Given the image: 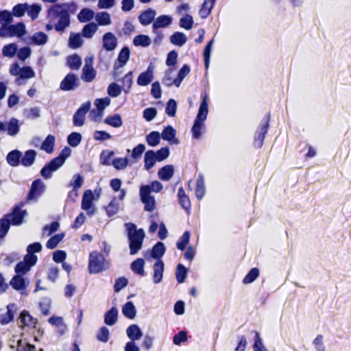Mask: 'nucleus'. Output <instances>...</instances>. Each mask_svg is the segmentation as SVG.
I'll return each mask as SVG.
<instances>
[{
	"label": "nucleus",
	"mask_w": 351,
	"mask_h": 351,
	"mask_svg": "<svg viewBox=\"0 0 351 351\" xmlns=\"http://www.w3.org/2000/svg\"><path fill=\"white\" fill-rule=\"evenodd\" d=\"M145 261L143 258H138L134 261L131 264V269L132 271L141 276H145Z\"/></svg>",
	"instance_id": "72a5a7b5"
},
{
	"label": "nucleus",
	"mask_w": 351,
	"mask_h": 351,
	"mask_svg": "<svg viewBox=\"0 0 351 351\" xmlns=\"http://www.w3.org/2000/svg\"><path fill=\"white\" fill-rule=\"evenodd\" d=\"M32 43L36 45H44L48 41V36L43 32H38L31 36Z\"/></svg>",
	"instance_id": "a19ab883"
},
{
	"label": "nucleus",
	"mask_w": 351,
	"mask_h": 351,
	"mask_svg": "<svg viewBox=\"0 0 351 351\" xmlns=\"http://www.w3.org/2000/svg\"><path fill=\"white\" fill-rule=\"evenodd\" d=\"M95 16V12L90 8H83L77 14V19L81 23H86L91 21Z\"/></svg>",
	"instance_id": "58836bf2"
},
{
	"label": "nucleus",
	"mask_w": 351,
	"mask_h": 351,
	"mask_svg": "<svg viewBox=\"0 0 351 351\" xmlns=\"http://www.w3.org/2000/svg\"><path fill=\"white\" fill-rule=\"evenodd\" d=\"M154 66L150 63L145 72L141 73L137 78V84L141 86H147L154 79Z\"/></svg>",
	"instance_id": "2eb2a0df"
},
{
	"label": "nucleus",
	"mask_w": 351,
	"mask_h": 351,
	"mask_svg": "<svg viewBox=\"0 0 351 351\" xmlns=\"http://www.w3.org/2000/svg\"><path fill=\"white\" fill-rule=\"evenodd\" d=\"M67 64L71 69H79L82 64V60L79 56L75 54L67 58Z\"/></svg>",
	"instance_id": "052dcab7"
},
{
	"label": "nucleus",
	"mask_w": 351,
	"mask_h": 351,
	"mask_svg": "<svg viewBox=\"0 0 351 351\" xmlns=\"http://www.w3.org/2000/svg\"><path fill=\"white\" fill-rule=\"evenodd\" d=\"M20 130L19 120L16 118H12L8 121L7 134L9 136H16Z\"/></svg>",
	"instance_id": "4c0bfd02"
},
{
	"label": "nucleus",
	"mask_w": 351,
	"mask_h": 351,
	"mask_svg": "<svg viewBox=\"0 0 351 351\" xmlns=\"http://www.w3.org/2000/svg\"><path fill=\"white\" fill-rule=\"evenodd\" d=\"M18 49L15 43H10L5 45L2 49V54L4 57L13 58Z\"/></svg>",
	"instance_id": "864d4df0"
},
{
	"label": "nucleus",
	"mask_w": 351,
	"mask_h": 351,
	"mask_svg": "<svg viewBox=\"0 0 351 351\" xmlns=\"http://www.w3.org/2000/svg\"><path fill=\"white\" fill-rule=\"evenodd\" d=\"M173 165H167L162 167L158 172V178L163 181H169L173 176Z\"/></svg>",
	"instance_id": "bb28decb"
},
{
	"label": "nucleus",
	"mask_w": 351,
	"mask_h": 351,
	"mask_svg": "<svg viewBox=\"0 0 351 351\" xmlns=\"http://www.w3.org/2000/svg\"><path fill=\"white\" fill-rule=\"evenodd\" d=\"M208 113V95H202V100L199 106L197 114L195 119L193 125L191 128L193 138L199 139L205 130V121Z\"/></svg>",
	"instance_id": "f03ea898"
},
{
	"label": "nucleus",
	"mask_w": 351,
	"mask_h": 351,
	"mask_svg": "<svg viewBox=\"0 0 351 351\" xmlns=\"http://www.w3.org/2000/svg\"><path fill=\"white\" fill-rule=\"evenodd\" d=\"M176 132L171 125H168L162 132L161 138L171 144H178V140L176 138Z\"/></svg>",
	"instance_id": "4be33fe9"
},
{
	"label": "nucleus",
	"mask_w": 351,
	"mask_h": 351,
	"mask_svg": "<svg viewBox=\"0 0 351 351\" xmlns=\"http://www.w3.org/2000/svg\"><path fill=\"white\" fill-rule=\"evenodd\" d=\"M269 126V114L266 115L261 121L255 134L254 145L256 148H261L264 142L265 135Z\"/></svg>",
	"instance_id": "0eeeda50"
},
{
	"label": "nucleus",
	"mask_w": 351,
	"mask_h": 351,
	"mask_svg": "<svg viewBox=\"0 0 351 351\" xmlns=\"http://www.w3.org/2000/svg\"><path fill=\"white\" fill-rule=\"evenodd\" d=\"M71 149L69 147H65L58 156L52 159L48 164L45 165L40 171V175L45 179H49L52 176L53 172L58 170L63 165L66 159L71 155Z\"/></svg>",
	"instance_id": "20e7f679"
},
{
	"label": "nucleus",
	"mask_w": 351,
	"mask_h": 351,
	"mask_svg": "<svg viewBox=\"0 0 351 351\" xmlns=\"http://www.w3.org/2000/svg\"><path fill=\"white\" fill-rule=\"evenodd\" d=\"M37 256L34 254H26L23 261L18 263L14 268L16 274L23 276L26 274L37 262Z\"/></svg>",
	"instance_id": "6e6552de"
},
{
	"label": "nucleus",
	"mask_w": 351,
	"mask_h": 351,
	"mask_svg": "<svg viewBox=\"0 0 351 351\" xmlns=\"http://www.w3.org/2000/svg\"><path fill=\"white\" fill-rule=\"evenodd\" d=\"M187 274L186 268L182 264H178L176 268V276L179 283L184 282Z\"/></svg>",
	"instance_id": "69168bd1"
},
{
	"label": "nucleus",
	"mask_w": 351,
	"mask_h": 351,
	"mask_svg": "<svg viewBox=\"0 0 351 351\" xmlns=\"http://www.w3.org/2000/svg\"><path fill=\"white\" fill-rule=\"evenodd\" d=\"M190 67L187 64H184L178 72V77L174 79V85L179 87L184 77L189 73Z\"/></svg>",
	"instance_id": "de8ad7c7"
},
{
	"label": "nucleus",
	"mask_w": 351,
	"mask_h": 351,
	"mask_svg": "<svg viewBox=\"0 0 351 351\" xmlns=\"http://www.w3.org/2000/svg\"><path fill=\"white\" fill-rule=\"evenodd\" d=\"M173 21V19L169 15H161L157 17L152 25L154 31L159 30L160 28L169 27Z\"/></svg>",
	"instance_id": "a211bd4d"
},
{
	"label": "nucleus",
	"mask_w": 351,
	"mask_h": 351,
	"mask_svg": "<svg viewBox=\"0 0 351 351\" xmlns=\"http://www.w3.org/2000/svg\"><path fill=\"white\" fill-rule=\"evenodd\" d=\"M165 252V247L163 243L158 242L152 248L150 252H147L145 254V258H148V255L149 254L152 258H156L157 260L160 259V258L164 255Z\"/></svg>",
	"instance_id": "b1692460"
},
{
	"label": "nucleus",
	"mask_w": 351,
	"mask_h": 351,
	"mask_svg": "<svg viewBox=\"0 0 351 351\" xmlns=\"http://www.w3.org/2000/svg\"><path fill=\"white\" fill-rule=\"evenodd\" d=\"M9 72L11 75L18 76L19 80H27L35 77V72L28 66L21 67L17 62L12 63L10 66Z\"/></svg>",
	"instance_id": "423d86ee"
},
{
	"label": "nucleus",
	"mask_w": 351,
	"mask_h": 351,
	"mask_svg": "<svg viewBox=\"0 0 351 351\" xmlns=\"http://www.w3.org/2000/svg\"><path fill=\"white\" fill-rule=\"evenodd\" d=\"M160 135L158 132L153 131L146 136V142L151 147H156L160 143Z\"/></svg>",
	"instance_id": "3c124183"
},
{
	"label": "nucleus",
	"mask_w": 351,
	"mask_h": 351,
	"mask_svg": "<svg viewBox=\"0 0 351 351\" xmlns=\"http://www.w3.org/2000/svg\"><path fill=\"white\" fill-rule=\"evenodd\" d=\"M195 193L198 200L202 199L206 193L204 176L202 173H199L196 179Z\"/></svg>",
	"instance_id": "6ab92c4d"
},
{
	"label": "nucleus",
	"mask_w": 351,
	"mask_h": 351,
	"mask_svg": "<svg viewBox=\"0 0 351 351\" xmlns=\"http://www.w3.org/2000/svg\"><path fill=\"white\" fill-rule=\"evenodd\" d=\"M165 265L161 259L156 260L153 266V282L158 284L161 282L163 278Z\"/></svg>",
	"instance_id": "f3484780"
},
{
	"label": "nucleus",
	"mask_w": 351,
	"mask_h": 351,
	"mask_svg": "<svg viewBox=\"0 0 351 351\" xmlns=\"http://www.w3.org/2000/svg\"><path fill=\"white\" fill-rule=\"evenodd\" d=\"M11 222L6 215L5 217L0 220V237L3 238L5 236L9 230Z\"/></svg>",
	"instance_id": "338daca9"
},
{
	"label": "nucleus",
	"mask_w": 351,
	"mask_h": 351,
	"mask_svg": "<svg viewBox=\"0 0 351 351\" xmlns=\"http://www.w3.org/2000/svg\"><path fill=\"white\" fill-rule=\"evenodd\" d=\"M130 58V49L128 47H123L119 52L117 61L119 65L117 63L114 64V69H117L119 67H123L128 61Z\"/></svg>",
	"instance_id": "7c9ffc66"
},
{
	"label": "nucleus",
	"mask_w": 351,
	"mask_h": 351,
	"mask_svg": "<svg viewBox=\"0 0 351 351\" xmlns=\"http://www.w3.org/2000/svg\"><path fill=\"white\" fill-rule=\"evenodd\" d=\"M96 76V71L93 67H84L82 69V79L86 82H92Z\"/></svg>",
	"instance_id": "09e8293b"
},
{
	"label": "nucleus",
	"mask_w": 351,
	"mask_h": 351,
	"mask_svg": "<svg viewBox=\"0 0 351 351\" xmlns=\"http://www.w3.org/2000/svg\"><path fill=\"white\" fill-rule=\"evenodd\" d=\"M59 226V223L57 221H53L49 225L45 226L43 229V236L49 237L50 235H51L53 233L58 230Z\"/></svg>",
	"instance_id": "bf43d9fd"
},
{
	"label": "nucleus",
	"mask_w": 351,
	"mask_h": 351,
	"mask_svg": "<svg viewBox=\"0 0 351 351\" xmlns=\"http://www.w3.org/2000/svg\"><path fill=\"white\" fill-rule=\"evenodd\" d=\"M82 139V135L76 132H71L67 137L68 144L73 147H76L80 145Z\"/></svg>",
	"instance_id": "5fc2aeb1"
},
{
	"label": "nucleus",
	"mask_w": 351,
	"mask_h": 351,
	"mask_svg": "<svg viewBox=\"0 0 351 351\" xmlns=\"http://www.w3.org/2000/svg\"><path fill=\"white\" fill-rule=\"evenodd\" d=\"M21 326L36 327L37 320L27 311H23L19 316Z\"/></svg>",
	"instance_id": "5701e85b"
},
{
	"label": "nucleus",
	"mask_w": 351,
	"mask_h": 351,
	"mask_svg": "<svg viewBox=\"0 0 351 351\" xmlns=\"http://www.w3.org/2000/svg\"><path fill=\"white\" fill-rule=\"evenodd\" d=\"M139 195L141 202L145 204V210L153 211L156 208V200L154 197L149 193L148 186H141Z\"/></svg>",
	"instance_id": "9d476101"
},
{
	"label": "nucleus",
	"mask_w": 351,
	"mask_h": 351,
	"mask_svg": "<svg viewBox=\"0 0 351 351\" xmlns=\"http://www.w3.org/2000/svg\"><path fill=\"white\" fill-rule=\"evenodd\" d=\"M97 25L93 22H91L84 26L82 30V34L86 38H91L97 32Z\"/></svg>",
	"instance_id": "c9c22d12"
},
{
	"label": "nucleus",
	"mask_w": 351,
	"mask_h": 351,
	"mask_svg": "<svg viewBox=\"0 0 351 351\" xmlns=\"http://www.w3.org/2000/svg\"><path fill=\"white\" fill-rule=\"evenodd\" d=\"M90 102L88 101L83 104L73 115V124L75 126L80 127L84 124L86 114L89 111Z\"/></svg>",
	"instance_id": "ddd939ff"
},
{
	"label": "nucleus",
	"mask_w": 351,
	"mask_h": 351,
	"mask_svg": "<svg viewBox=\"0 0 351 351\" xmlns=\"http://www.w3.org/2000/svg\"><path fill=\"white\" fill-rule=\"evenodd\" d=\"M10 285L16 291L23 290L26 288L25 280L23 276L16 274L10 282Z\"/></svg>",
	"instance_id": "c85d7f7f"
},
{
	"label": "nucleus",
	"mask_w": 351,
	"mask_h": 351,
	"mask_svg": "<svg viewBox=\"0 0 351 351\" xmlns=\"http://www.w3.org/2000/svg\"><path fill=\"white\" fill-rule=\"evenodd\" d=\"M64 234H57L53 237H51L47 242L46 247L48 249H54L57 247L58 244L62 241Z\"/></svg>",
	"instance_id": "e2e57ef3"
},
{
	"label": "nucleus",
	"mask_w": 351,
	"mask_h": 351,
	"mask_svg": "<svg viewBox=\"0 0 351 351\" xmlns=\"http://www.w3.org/2000/svg\"><path fill=\"white\" fill-rule=\"evenodd\" d=\"M79 85L78 79L73 73H69L60 83V88L64 91L74 90Z\"/></svg>",
	"instance_id": "4468645a"
},
{
	"label": "nucleus",
	"mask_w": 351,
	"mask_h": 351,
	"mask_svg": "<svg viewBox=\"0 0 351 351\" xmlns=\"http://www.w3.org/2000/svg\"><path fill=\"white\" fill-rule=\"evenodd\" d=\"M23 114L27 119H34L40 116V110L38 107L25 108Z\"/></svg>",
	"instance_id": "13d9d810"
},
{
	"label": "nucleus",
	"mask_w": 351,
	"mask_h": 351,
	"mask_svg": "<svg viewBox=\"0 0 351 351\" xmlns=\"http://www.w3.org/2000/svg\"><path fill=\"white\" fill-rule=\"evenodd\" d=\"M190 232L185 231L182 236L177 241L176 246L180 250H184L186 248V245L189 243L190 240Z\"/></svg>",
	"instance_id": "0e129e2a"
},
{
	"label": "nucleus",
	"mask_w": 351,
	"mask_h": 351,
	"mask_svg": "<svg viewBox=\"0 0 351 351\" xmlns=\"http://www.w3.org/2000/svg\"><path fill=\"white\" fill-rule=\"evenodd\" d=\"M123 314L128 318L133 319L136 315V308L132 302H128L122 308Z\"/></svg>",
	"instance_id": "8fccbe9b"
},
{
	"label": "nucleus",
	"mask_w": 351,
	"mask_h": 351,
	"mask_svg": "<svg viewBox=\"0 0 351 351\" xmlns=\"http://www.w3.org/2000/svg\"><path fill=\"white\" fill-rule=\"evenodd\" d=\"M103 48L107 51H114L117 47V38L111 32H107L102 37Z\"/></svg>",
	"instance_id": "dca6fc26"
},
{
	"label": "nucleus",
	"mask_w": 351,
	"mask_h": 351,
	"mask_svg": "<svg viewBox=\"0 0 351 351\" xmlns=\"http://www.w3.org/2000/svg\"><path fill=\"white\" fill-rule=\"evenodd\" d=\"M15 304H10L7 306V312L0 315V323L2 325H6L12 321L14 318V311Z\"/></svg>",
	"instance_id": "cd10ccee"
},
{
	"label": "nucleus",
	"mask_w": 351,
	"mask_h": 351,
	"mask_svg": "<svg viewBox=\"0 0 351 351\" xmlns=\"http://www.w3.org/2000/svg\"><path fill=\"white\" fill-rule=\"evenodd\" d=\"M122 184V182L119 178H114L110 180V186L112 189V190L115 192L119 191L120 193L119 195V199L123 200L126 194L125 190L123 189H121Z\"/></svg>",
	"instance_id": "ea45409f"
},
{
	"label": "nucleus",
	"mask_w": 351,
	"mask_h": 351,
	"mask_svg": "<svg viewBox=\"0 0 351 351\" xmlns=\"http://www.w3.org/2000/svg\"><path fill=\"white\" fill-rule=\"evenodd\" d=\"M37 153L34 149L25 152L21 158V164L25 167H31L35 162Z\"/></svg>",
	"instance_id": "412c9836"
},
{
	"label": "nucleus",
	"mask_w": 351,
	"mask_h": 351,
	"mask_svg": "<svg viewBox=\"0 0 351 351\" xmlns=\"http://www.w3.org/2000/svg\"><path fill=\"white\" fill-rule=\"evenodd\" d=\"M93 194L91 191L87 190L84 192L81 204L82 210H86L88 216H93L96 212V208L93 204Z\"/></svg>",
	"instance_id": "9b49d317"
},
{
	"label": "nucleus",
	"mask_w": 351,
	"mask_h": 351,
	"mask_svg": "<svg viewBox=\"0 0 351 351\" xmlns=\"http://www.w3.org/2000/svg\"><path fill=\"white\" fill-rule=\"evenodd\" d=\"M118 311L116 308L112 307L108 311L104 316V322L108 326L114 325L117 320Z\"/></svg>",
	"instance_id": "49530a36"
},
{
	"label": "nucleus",
	"mask_w": 351,
	"mask_h": 351,
	"mask_svg": "<svg viewBox=\"0 0 351 351\" xmlns=\"http://www.w3.org/2000/svg\"><path fill=\"white\" fill-rule=\"evenodd\" d=\"M156 161L158 160L154 151L149 150L146 152L144 156V167L145 169L149 170L152 169Z\"/></svg>",
	"instance_id": "473e14b6"
},
{
	"label": "nucleus",
	"mask_w": 351,
	"mask_h": 351,
	"mask_svg": "<svg viewBox=\"0 0 351 351\" xmlns=\"http://www.w3.org/2000/svg\"><path fill=\"white\" fill-rule=\"evenodd\" d=\"M104 123L113 128H120L123 125L121 117L119 114L108 116L104 119Z\"/></svg>",
	"instance_id": "c03bdc74"
},
{
	"label": "nucleus",
	"mask_w": 351,
	"mask_h": 351,
	"mask_svg": "<svg viewBox=\"0 0 351 351\" xmlns=\"http://www.w3.org/2000/svg\"><path fill=\"white\" fill-rule=\"evenodd\" d=\"M23 205V203H21L19 205L14 208L12 213L7 215L12 225L19 226L23 223L24 217L27 214L25 210L21 209Z\"/></svg>",
	"instance_id": "f8f14e48"
},
{
	"label": "nucleus",
	"mask_w": 351,
	"mask_h": 351,
	"mask_svg": "<svg viewBox=\"0 0 351 351\" xmlns=\"http://www.w3.org/2000/svg\"><path fill=\"white\" fill-rule=\"evenodd\" d=\"M11 29V34L12 37H22L25 34L26 29L25 25L23 23L20 22L15 25H10Z\"/></svg>",
	"instance_id": "37998d69"
},
{
	"label": "nucleus",
	"mask_w": 351,
	"mask_h": 351,
	"mask_svg": "<svg viewBox=\"0 0 351 351\" xmlns=\"http://www.w3.org/2000/svg\"><path fill=\"white\" fill-rule=\"evenodd\" d=\"M95 20L99 25L106 26L112 23L111 17L107 12H99L95 14Z\"/></svg>",
	"instance_id": "e433bc0d"
},
{
	"label": "nucleus",
	"mask_w": 351,
	"mask_h": 351,
	"mask_svg": "<svg viewBox=\"0 0 351 351\" xmlns=\"http://www.w3.org/2000/svg\"><path fill=\"white\" fill-rule=\"evenodd\" d=\"M156 15V11L153 9L149 8L141 13L138 16L139 22L143 25H147L153 21Z\"/></svg>",
	"instance_id": "393cba45"
},
{
	"label": "nucleus",
	"mask_w": 351,
	"mask_h": 351,
	"mask_svg": "<svg viewBox=\"0 0 351 351\" xmlns=\"http://www.w3.org/2000/svg\"><path fill=\"white\" fill-rule=\"evenodd\" d=\"M41 11V6L38 4L29 5L27 3V10L26 12L31 17L32 21L36 19Z\"/></svg>",
	"instance_id": "6e6d98bb"
},
{
	"label": "nucleus",
	"mask_w": 351,
	"mask_h": 351,
	"mask_svg": "<svg viewBox=\"0 0 351 351\" xmlns=\"http://www.w3.org/2000/svg\"><path fill=\"white\" fill-rule=\"evenodd\" d=\"M187 40L186 36L180 32H176L173 33L170 37V42L174 45L182 47L183 46Z\"/></svg>",
	"instance_id": "f704fd0d"
},
{
	"label": "nucleus",
	"mask_w": 351,
	"mask_h": 351,
	"mask_svg": "<svg viewBox=\"0 0 351 351\" xmlns=\"http://www.w3.org/2000/svg\"><path fill=\"white\" fill-rule=\"evenodd\" d=\"M126 334L128 337L130 339V341L139 340L143 337V332L140 327L136 324H132L126 329Z\"/></svg>",
	"instance_id": "aec40b11"
},
{
	"label": "nucleus",
	"mask_w": 351,
	"mask_h": 351,
	"mask_svg": "<svg viewBox=\"0 0 351 351\" xmlns=\"http://www.w3.org/2000/svg\"><path fill=\"white\" fill-rule=\"evenodd\" d=\"M125 226L128 232L130 254L134 255L142 247L145 232L143 229L137 230L136 225L132 223H126Z\"/></svg>",
	"instance_id": "7ed1b4c3"
},
{
	"label": "nucleus",
	"mask_w": 351,
	"mask_h": 351,
	"mask_svg": "<svg viewBox=\"0 0 351 351\" xmlns=\"http://www.w3.org/2000/svg\"><path fill=\"white\" fill-rule=\"evenodd\" d=\"M55 137L51 134H49L42 143L40 149L48 154H51L53 151Z\"/></svg>",
	"instance_id": "a18cd8bd"
},
{
	"label": "nucleus",
	"mask_w": 351,
	"mask_h": 351,
	"mask_svg": "<svg viewBox=\"0 0 351 351\" xmlns=\"http://www.w3.org/2000/svg\"><path fill=\"white\" fill-rule=\"evenodd\" d=\"M151 43V38L144 34L137 35L133 39V44L136 47H147L150 45Z\"/></svg>",
	"instance_id": "79ce46f5"
},
{
	"label": "nucleus",
	"mask_w": 351,
	"mask_h": 351,
	"mask_svg": "<svg viewBox=\"0 0 351 351\" xmlns=\"http://www.w3.org/2000/svg\"><path fill=\"white\" fill-rule=\"evenodd\" d=\"M128 162V158H116L112 160V165L116 169L123 170L127 167Z\"/></svg>",
	"instance_id": "774afa93"
},
{
	"label": "nucleus",
	"mask_w": 351,
	"mask_h": 351,
	"mask_svg": "<svg viewBox=\"0 0 351 351\" xmlns=\"http://www.w3.org/2000/svg\"><path fill=\"white\" fill-rule=\"evenodd\" d=\"M216 0H204L199 11V14L202 19H206L210 13Z\"/></svg>",
	"instance_id": "2f4dec72"
},
{
	"label": "nucleus",
	"mask_w": 351,
	"mask_h": 351,
	"mask_svg": "<svg viewBox=\"0 0 351 351\" xmlns=\"http://www.w3.org/2000/svg\"><path fill=\"white\" fill-rule=\"evenodd\" d=\"M77 10L75 2L57 3L51 5L47 10V17L50 23H54L56 32H63L70 25V14Z\"/></svg>",
	"instance_id": "f257e3e1"
},
{
	"label": "nucleus",
	"mask_w": 351,
	"mask_h": 351,
	"mask_svg": "<svg viewBox=\"0 0 351 351\" xmlns=\"http://www.w3.org/2000/svg\"><path fill=\"white\" fill-rule=\"evenodd\" d=\"M84 41L79 33L71 32L69 38V47L71 49H76L82 46Z\"/></svg>",
	"instance_id": "c756f323"
},
{
	"label": "nucleus",
	"mask_w": 351,
	"mask_h": 351,
	"mask_svg": "<svg viewBox=\"0 0 351 351\" xmlns=\"http://www.w3.org/2000/svg\"><path fill=\"white\" fill-rule=\"evenodd\" d=\"M109 267L110 261L101 253L93 251L89 254L88 269L90 274H99L108 269Z\"/></svg>",
	"instance_id": "39448f33"
},
{
	"label": "nucleus",
	"mask_w": 351,
	"mask_h": 351,
	"mask_svg": "<svg viewBox=\"0 0 351 351\" xmlns=\"http://www.w3.org/2000/svg\"><path fill=\"white\" fill-rule=\"evenodd\" d=\"M45 191V184L40 180H34L31 185L28 193L27 200L29 202H36Z\"/></svg>",
	"instance_id": "1a4fd4ad"
},
{
	"label": "nucleus",
	"mask_w": 351,
	"mask_h": 351,
	"mask_svg": "<svg viewBox=\"0 0 351 351\" xmlns=\"http://www.w3.org/2000/svg\"><path fill=\"white\" fill-rule=\"evenodd\" d=\"M49 323L59 328L60 334H63L66 330V325L62 317L52 316L49 319Z\"/></svg>",
	"instance_id": "603ef678"
},
{
	"label": "nucleus",
	"mask_w": 351,
	"mask_h": 351,
	"mask_svg": "<svg viewBox=\"0 0 351 351\" xmlns=\"http://www.w3.org/2000/svg\"><path fill=\"white\" fill-rule=\"evenodd\" d=\"M259 276L258 269L254 267L250 270L247 274L245 276L243 280V284H250L254 282Z\"/></svg>",
	"instance_id": "680f3d73"
},
{
	"label": "nucleus",
	"mask_w": 351,
	"mask_h": 351,
	"mask_svg": "<svg viewBox=\"0 0 351 351\" xmlns=\"http://www.w3.org/2000/svg\"><path fill=\"white\" fill-rule=\"evenodd\" d=\"M193 23L194 21L193 17L189 14H185L180 19L179 21L180 27L186 30L191 29L193 27Z\"/></svg>",
	"instance_id": "4d7b16f0"
},
{
	"label": "nucleus",
	"mask_w": 351,
	"mask_h": 351,
	"mask_svg": "<svg viewBox=\"0 0 351 351\" xmlns=\"http://www.w3.org/2000/svg\"><path fill=\"white\" fill-rule=\"evenodd\" d=\"M21 156L22 153L19 150H12L7 155V162L12 167H17L21 163Z\"/></svg>",
	"instance_id": "a878e982"
}]
</instances>
